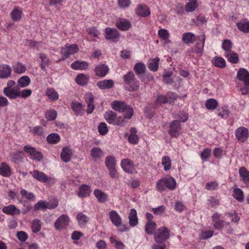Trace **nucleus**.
<instances>
[{"mask_svg":"<svg viewBox=\"0 0 249 249\" xmlns=\"http://www.w3.org/2000/svg\"><path fill=\"white\" fill-rule=\"evenodd\" d=\"M17 237L19 240L23 242L28 239V235L25 231H20L17 233Z\"/></svg>","mask_w":249,"mask_h":249,"instance_id":"774afa93","label":"nucleus"},{"mask_svg":"<svg viewBox=\"0 0 249 249\" xmlns=\"http://www.w3.org/2000/svg\"><path fill=\"white\" fill-rule=\"evenodd\" d=\"M238 29L245 33H249V22H239L237 23Z\"/></svg>","mask_w":249,"mask_h":249,"instance_id":"603ef678","label":"nucleus"},{"mask_svg":"<svg viewBox=\"0 0 249 249\" xmlns=\"http://www.w3.org/2000/svg\"><path fill=\"white\" fill-rule=\"evenodd\" d=\"M159 36L164 40H166L169 37L168 31L164 29H161L158 31Z\"/></svg>","mask_w":249,"mask_h":249,"instance_id":"338daca9","label":"nucleus"},{"mask_svg":"<svg viewBox=\"0 0 249 249\" xmlns=\"http://www.w3.org/2000/svg\"><path fill=\"white\" fill-rule=\"evenodd\" d=\"M221 214L218 213H214L212 216V220L213 223V227L217 230L221 231L225 224L229 226L227 232L231 233L232 231V228L230 226L229 222H226L224 220L220 219Z\"/></svg>","mask_w":249,"mask_h":249,"instance_id":"20e7f679","label":"nucleus"},{"mask_svg":"<svg viewBox=\"0 0 249 249\" xmlns=\"http://www.w3.org/2000/svg\"><path fill=\"white\" fill-rule=\"evenodd\" d=\"M156 224L154 222H147L145 226V231L149 234H152L156 229Z\"/></svg>","mask_w":249,"mask_h":249,"instance_id":"6e6d98bb","label":"nucleus"},{"mask_svg":"<svg viewBox=\"0 0 249 249\" xmlns=\"http://www.w3.org/2000/svg\"><path fill=\"white\" fill-rule=\"evenodd\" d=\"M222 47L225 51V53L232 52V43L229 39H225L223 41Z\"/></svg>","mask_w":249,"mask_h":249,"instance_id":"13d9d810","label":"nucleus"},{"mask_svg":"<svg viewBox=\"0 0 249 249\" xmlns=\"http://www.w3.org/2000/svg\"><path fill=\"white\" fill-rule=\"evenodd\" d=\"M31 229L34 233L39 232L41 228V222L38 219H35L31 223Z\"/></svg>","mask_w":249,"mask_h":249,"instance_id":"a18cd8bd","label":"nucleus"},{"mask_svg":"<svg viewBox=\"0 0 249 249\" xmlns=\"http://www.w3.org/2000/svg\"><path fill=\"white\" fill-rule=\"evenodd\" d=\"M89 78L84 74H79L75 78L76 83L80 85H85L88 82Z\"/></svg>","mask_w":249,"mask_h":249,"instance_id":"8fccbe9b","label":"nucleus"},{"mask_svg":"<svg viewBox=\"0 0 249 249\" xmlns=\"http://www.w3.org/2000/svg\"><path fill=\"white\" fill-rule=\"evenodd\" d=\"M30 174L35 179L41 182L45 183L47 179V176L43 172L38 170H35L32 172H30Z\"/></svg>","mask_w":249,"mask_h":249,"instance_id":"412c9836","label":"nucleus"},{"mask_svg":"<svg viewBox=\"0 0 249 249\" xmlns=\"http://www.w3.org/2000/svg\"><path fill=\"white\" fill-rule=\"evenodd\" d=\"M30 131L35 135L40 136L44 134V131L42 127L36 126L31 129Z\"/></svg>","mask_w":249,"mask_h":249,"instance_id":"e2e57ef3","label":"nucleus"},{"mask_svg":"<svg viewBox=\"0 0 249 249\" xmlns=\"http://www.w3.org/2000/svg\"><path fill=\"white\" fill-rule=\"evenodd\" d=\"M31 83V80L28 76H22L18 80V84L19 87L25 88L28 86Z\"/></svg>","mask_w":249,"mask_h":249,"instance_id":"a19ab883","label":"nucleus"},{"mask_svg":"<svg viewBox=\"0 0 249 249\" xmlns=\"http://www.w3.org/2000/svg\"><path fill=\"white\" fill-rule=\"evenodd\" d=\"M182 39L185 44H192L196 40V37L195 34L187 32L183 34Z\"/></svg>","mask_w":249,"mask_h":249,"instance_id":"bb28decb","label":"nucleus"},{"mask_svg":"<svg viewBox=\"0 0 249 249\" xmlns=\"http://www.w3.org/2000/svg\"><path fill=\"white\" fill-rule=\"evenodd\" d=\"M22 12L20 8L18 7L14 8L11 13V16L13 20H19L22 17Z\"/></svg>","mask_w":249,"mask_h":249,"instance_id":"58836bf2","label":"nucleus"},{"mask_svg":"<svg viewBox=\"0 0 249 249\" xmlns=\"http://www.w3.org/2000/svg\"><path fill=\"white\" fill-rule=\"evenodd\" d=\"M90 154L95 161L97 159L101 158L104 155L103 151L99 147H93L91 149Z\"/></svg>","mask_w":249,"mask_h":249,"instance_id":"4c0bfd02","label":"nucleus"},{"mask_svg":"<svg viewBox=\"0 0 249 249\" xmlns=\"http://www.w3.org/2000/svg\"><path fill=\"white\" fill-rule=\"evenodd\" d=\"M91 192L90 187L87 185H83L79 188L77 195L80 197H86L89 196Z\"/></svg>","mask_w":249,"mask_h":249,"instance_id":"473e14b6","label":"nucleus"},{"mask_svg":"<svg viewBox=\"0 0 249 249\" xmlns=\"http://www.w3.org/2000/svg\"><path fill=\"white\" fill-rule=\"evenodd\" d=\"M160 58L156 57L153 59H150L147 63L148 69L153 71H156L158 69Z\"/></svg>","mask_w":249,"mask_h":249,"instance_id":"72a5a7b5","label":"nucleus"},{"mask_svg":"<svg viewBox=\"0 0 249 249\" xmlns=\"http://www.w3.org/2000/svg\"><path fill=\"white\" fill-rule=\"evenodd\" d=\"M109 217L115 226L119 227L122 224V219L116 211H111L110 212Z\"/></svg>","mask_w":249,"mask_h":249,"instance_id":"5701e85b","label":"nucleus"},{"mask_svg":"<svg viewBox=\"0 0 249 249\" xmlns=\"http://www.w3.org/2000/svg\"><path fill=\"white\" fill-rule=\"evenodd\" d=\"M40 58L41 60V68L42 70L45 71V67L49 65L50 61L46 55L43 53L40 54Z\"/></svg>","mask_w":249,"mask_h":249,"instance_id":"052dcab7","label":"nucleus"},{"mask_svg":"<svg viewBox=\"0 0 249 249\" xmlns=\"http://www.w3.org/2000/svg\"><path fill=\"white\" fill-rule=\"evenodd\" d=\"M123 78L125 85L127 86L128 91H134L139 89V82L135 78V76L132 71H129L124 75Z\"/></svg>","mask_w":249,"mask_h":249,"instance_id":"f03ea898","label":"nucleus"},{"mask_svg":"<svg viewBox=\"0 0 249 249\" xmlns=\"http://www.w3.org/2000/svg\"><path fill=\"white\" fill-rule=\"evenodd\" d=\"M177 183L172 177L164 178L159 180L157 182L156 187L158 190L163 191L167 187L170 190H174L176 188Z\"/></svg>","mask_w":249,"mask_h":249,"instance_id":"7ed1b4c3","label":"nucleus"},{"mask_svg":"<svg viewBox=\"0 0 249 249\" xmlns=\"http://www.w3.org/2000/svg\"><path fill=\"white\" fill-rule=\"evenodd\" d=\"M199 40L201 41V42H197L195 46V48H192L191 51L192 53H201L202 52L204 44L205 41V36L204 34H203L201 36L199 37Z\"/></svg>","mask_w":249,"mask_h":249,"instance_id":"a211bd4d","label":"nucleus"},{"mask_svg":"<svg viewBox=\"0 0 249 249\" xmlns=\"http://www.w3.org/2000/svg\"><path fill=\"white\" fill-rule=\"evenodd\" d=\"M93 194L99 202L105 203L107 200L108 195L107 194L98 189L94 190Z\"/></svg>","mask_w":249,"mask_h":249,"instance_id":"4be33fe9","label":"nucleus"},{"mask_svg":"<svg viewBox=\"0 0 249 249\" xmlns=\"http://www.w3.org/2000/svg\"><path fill=\"white\" fill-rule=\"evenodd\" d=\"M233 196L239 201L242 202L244 199L243 192L239 188L234 189L233 191Z\"/></svg>","mask_w":249,"mask_h":249,"instance_id":"5fc2aeb1","label":"nucleus"},{"mask_svg":"<svg viewBox=\"0 0 249 249\" xmlns=\"http://www.w3.org/2000/svg\"><path fill=\"white\" fill-rule=\"evenodd\" d=\"M64 49L65 51L63 52V59L69 57L70 55L78 52L79 50L77 45H69L68 44L65 45V48H63V50Z\"/></svg>","mask_w":249,"mask_h":249,"instance_id":"ddd939ff","label":"nucleus"},{"mask_svg":"<svg viewBox=\"0 0 249 249\" xmlns=\"http://www.w3.org/2000/svg\"><path fill=\"white\" fill-rule=\"evenodd\" d=\"M128 218L129 220V223L131 226L134 227L138 224V220L137 213L136 211L134 209L130 210Z\"/></svg>","mask_w":249,"mask_h":249,"instance_id":"c756f323","label":"nucleus"},{"mask_svg":"<svg viewBox=\"0 0 249 249\" xmlns=\"http://www.w3.org/2000/svg\"><path fill=\"white\" fill-rule=\"evenodd\" d=\"M111 106L114 110L123 113L125 119H129L133 115L132 107L124 102L115 101L112 103Z\"/></svg>","mask_w":249,"mask_h":249,"instance_id":"f257e3e1","label":"nucleus"},{"mask_svg":"<svg viewBox=\"0 0 249 249\" xmlns=\"http://www.w3.org/2000/svg\"><path fill=\"white\" fill-rule=\"evenodd\" d=\"M239 80L244 81L246 86H249V72L244 69H240L237 72Z\"/></svg>","mask_w":249,"mask_h":249,"instance_id":"6ab92c4d","label":"nucleus"},{"mask_svg":"<svg viewBox=\"0 0 249 249\" xmlns=\"http://www.w3.org/2000/svg\"><path fill=\"white\" fill-rule=\"evenodd\" d=\"M46 95L51 100H55L58 98V94L53 88H48L46 91Z\"/></svg>","mask_w":249,"mask_h":249,"instance_id":"3c124183","label":"nucleus"},{"mask_svg":"<svg viewBox=\"0 0 249 249\" xmlns=\"http://www.w3.org/2000/svg\"><path fill=\"white\" fill-rule=\"evenodd\" d=\"M94 100V96L91 92H88L86 94L85 101L87 103L88 108L87 112L88 114L91 113L95 108L94 105L93 104Z\"/></svg>","mask_w":249,"mask_h":249,"instance_id":"4468645a","label":"nucleus"},{"mask_svg":"<svg viewBox=\"0 0 249 249\" xmlns=\"http://www.w3.org/2000/svg\"><path fill=\"white\" fill-rule=\"evenodd\" d=\"M136 13L140 16L145 17L150 15V11L145 5H139L136 9Z\"/></svg>","mask_w":249,"mask_h":249,"instance_id":"c85d7f7f","label":"nucleus"},{"mask_svg":"<svg viewBox=\"0 0 249 249\" xmlns=\"http://www.w3.org/2000/svg\"><path fill=\"white\" fill-rule=\"evenodd\" d=\"M14 71L18 74L24 73L26 70V66L21 62H18L12 65Z\"/></svg>","mask_w":249,"mask_h":249,"instance_id":"2f4dec72","label":"nucleus"},{"mask_svg":"<svg viewBox=\"0 0 249 249\" xmlns=\"http://www.w3.org/2000/svg\"><path fill=\"white\" fill-rule=\"evenodd\" d=\"M170 231L165 227H161L155 234L154 239L157 243H162L169 238Z\"/></svg>","mask_w":249,"mask_h":249,"instance_id":"423d86ee","label":"nucleus"},{"mask_svg":"<svg viewBox=\"0 0 249 249\" xmlns=\"http://www.w3.org/2000/svg\"><path fill=\"white\" fill-rule=\"evenodd\" d=\"M73 154L72 149L69 147L63 148V161L69 162Z\"/></svg>","mask_w":249,"mask_h":249,"instance_id":"c03bdc74","label":"nucleus"},{"mask_svg":"<svg viewBox=\"0 0 249 249\" xmlns=\"http://www.w3.org/2000/svg\"><path fill=\"white\" fill-rule=\"evenodd\" d=\"M19 87L16 86L8 90L3 89V92L5 96L10 99H14L19 97Z\"/></svg>","mask_w":249,"mask_h":249,"instance_id":"2eb2a0df","label":"nucleus"},{"mask_svg":"<svg viewBox=\"0 0 249 249\" xmlns=\"http://www.w3.org/2000/svg\"><path fill=\"white\" fill-rule=\"evenodd\" d=\"M71 107L76 115L78 116L83 114L84 110L83 109V106L81 103L78 102H72Z\"/></svg>","mask_w":249,"mask_h":249,"instance_id":"ea45409f","label":"nucleus"},{"mask_svg":"<svg viewBox=\"0 0 249 249\" xmlns=\"http://www.w3.org/2000/svg\"><path fill=\"white\" fill-rule=\"evenodd\" d=\"M114 84V81L111 79L104 80L97 82V86L102 89H110Z\"/></svg>","mask_w":249,"mask_h":249,"instance_id":"a878e982","label":"nucleus"},{"mask_svg":"<svg viewBox=\"0 0 249 249\" xmlns=\"http://www.w3.org/2000/svg\"><path fill=\"white\" fill-rule=\"evenodd\" d=\"M24 151L29 154V156L33 160L40 161L42 159V154L36 150L34 147H31L29 145H26L24 147Z\"/></svg>","mask_w":249,"mask_h":249,"instance_id":"1a4fd4ad","label":"nucleus"},{"mask_svg":"<svg viewBox=\"0 0 249 249\" xmlns=\"http://www.w3.org/2000/svg\"><path fill=\"white\" fill-rule=\"evenodd\" d=\"M58 205V202L56 200L53 201L47 202L44 200H40L34 205L35 210H42L43 211L46 209H52L56 208Z\"/></svg>","mask_w":249,"mask_h":249,"instance_id":"39448f33","label":"nucleus"},{"mask_svg":"<svg viewBox=\"0 0 249 249\" xmlns=\"http://www.w3.org/2000/svg\"><path fill=\"white\" fill-rule=\"evenodd\" d=\"M12 73L11 67L7 64L0 65V78L7 79L10 77Z\"/></svg>","mask_w":249,"mask_h":249,"instance_id":"dca6fc26","label":"nucleus"},{"mask_svg":"<svg viewBox=\"0 0 249 249\" xmlns=\"http://www.w3.org/2000/svg\"><path fill=\"white\" fill-rule=\"evenodd\" d=\"M239 174L243 182L249 185V171L243 166L239 169Z\"/></svg>","mask_w":249,"mask_h":249,"instance_id":"cd10ccee","label":"nucleus"},{"mask_svg":"<svg viewBox=\"0 0 249 249\" xmlns=\"http://www.w3.org/2000/svg\"><path fill=\"white\" fill-rule=\"evenodd\" d=\"M108 70L109 68L107 65L100 64L95 67L94 71L97 76L103 77L107 73Z\"/></svg>","mask_w":249,"mask_h":249,"instance_id":"aec40b11","label":"nucleus"},{"mask_svg":"<svg viewBox=\"0 0 249 249\" xmlns=\"http://www.w3.org/2000/svg\"><path fill=\"white\" fill-rule=\"evenodd\" d=\"M169 128V134L173 137H178L181 130L179 122L177 120L172 121L170 124Z\"/></svg>","mask_w":249,"mask_h":249,"instance_id":"9b49d317","label":"nucleus"},{"mask_svg":"<svg viewBox=\"0 0 249 249\" xmlns=\"http://www.w3.org/2000/svg\"><path fill=\"white\" fill-rule=\"evenodd\" d=\"M121 166L124 171L127 173L132 174L135 171L133 162L129 159H123L121 162Z\"/></svg>","mask_w":249,"mask_h":249,"instance_id":"f8f14e48","label":"nucleus"},{"mask_svg":"<svg viewBox=\"0 0 249 249\" xmlns=\"http://www.w3.org/2000/svg\"><path fill=\"white\" fill-rule=\"evenodd\" d=\"M57 116L56 111L53 109H49L45 113V118L48 121L54 120Z\"/></svg>","mask_w":249,"mask_h":249,"instance_id":"bf43d9fd","label":"nucleus"},{"mask_svg":"<svg viewBox=\"0 0 249 249\" xmlns=\"http://www.w3.org/2000/svg\"><path fill=\"white\" fill-rule=\"evenodd\" d=\"M177 95L174 93L168 94L166 96L162 95H159L155 101V104L156 105L167 103L171 104L177 99Z\"/></svg>","mask_w":249,"mask_h":249,"instance_id":"0eeeda50","label":"nucleus"},{"mask_svg":"<svg viewBox=\"0 0 249 249\" xmlns=\"http://www.w3.org/2000/svg\"><path fill=\"white\" fill-rule=\"evenodd\" d=\"M46 140L50 144H56L60 141L61 137L57 133H52L47 137Z\"/></svg>","mask_w":249,"mask_h":249,"instance_id":"c9c22d12","label":"nucleus"},{"mask_svg":"<svg viewBox=\"0 0 249 249\" xmlns=\"http://www.w3.org/2000/svg\"><path fill=\"white\" fill-rule=\"evenodd\" d=\"M89 64L85 61H75L71 64L73 70H85L88 68Z\"/></svg>","mask_w":249,"mask_h":249,"instance_id":"f704fd0d","label":"nucleus"},{"mask_svg":"<svg viewBox=\"0 0 249 249\" xmlns=\"http://www.w3.org/2000/svg\"><path fill=\"white\" fill-rule=\"evenodd\" d=\"M134 70L136 73L138 75L144 74L146 71V66L144 63L139 62L135 64L134 67Z\"/></svg>","mask_w":249,"mask_h":249,"instance_id":"49530a36","label":"nucleus"},{"mask_svg":"<svg viewBox=\"0 0 249 249\" xmlns=\"http://www.w3.org/2000/svg\"><path fill=\"white\" fill-rule=\"evenodd\" d=\"M213 64L216 67L223 68L226 66V62L225 60L221 57H214L212 60Z\"/></svg>","mask_w":249,"mask_h":249,"instance_id":"de8ad7c7","label":"nucleus"},{"mask_svg":"<svg viewBox=\"0 0 249 249\" xmlns=\"http://www.w3.org/2000/svg\"><path fill=\"white\" fill-rule=\"evenodd\" d=\"M98 129L99 133L102 135L106 134L108 132V128L105 123H101L98 127Z\"/></svg>","mask_w":249,"mask_h":249,"instance_id":"0e129e2a","label":"nucleus"},{"mask_svg":"<svg viewBox=\"0 0 249 249\" xmlns=\"http://www.w3.org/2000/svg\"><path fill=\"white\" fill-rule=\"evenodd\" d=\"M197 3L188 2L186 3L185 10L187 12H193L197 7Z\"/></svg>","mask_w":249,"mask_h":249,"instance_id":"69168bd1","label":"nucleus"},{"mask_svg":"<svg viewBox=\"0 0 249 249\" xmlns=\"http://www.w3.org/2000/svg\"><path fill=\"white\" fill-rule=\"evenodd\" d=\"M217 106L218 102L213 98L207 100L205 103V106L208 109L213 110L216 108Z\"/></svg>","mask_w":249,"mask_h":249,"instance_id":"864d4df0","label":"nucleus"},{"mask_svg":"<svg viewBox=\"0 0 249 249\" xmlns=\"http://www.w3.org/2000/svg\"><path fill=\"white\" fill-rule=\"evenodd\" d=\"M235 135L239 142H243L247 140L249 136V132L247 128L241 126L236 130Z\"/></svg>","mask_w":249,"mask_h":249,"instance_id":"6e6552de","label":"nucleus"},{"mask_svg":"<svg viewBox=\"0 0 249 249\" xmlns=\"http://www.w3.org/2000/svg\"><path fill=\"white\" fill-rule=\"evenodd\" d=\"M12 174V171L10 166L4 162L0 165V175L4 177H9Z\"/></svg>","mask_w":249,"mask_h":249,"instance_id":"393cba45","label":"nucleus"},{"mask_svg":"<svg viewBox=\"0 0 249 249\" xmlns=\"http://www.w3.org/2000/svg\"><path fill=\"white\" fill-rule=\"evenodd\" d=\"M20 194L23 199L28 201H34L36 200V196L32 192H28L26 190L21 188Z\"/></svg>","mask_w":249,"mask_h":249,"instance_id":"7c9ffc66","label":"nucleus"},{"mask_svg":"<svg viewBox=\"0 0 249 249\" xmlns=\"http://www.w3.org/2000/svg\"><path fill=\"white\" fill-rule=\"evenodd\" d=\"M2 211L7 214L11 215H14L16 214H19L20 213V211L14 205L10 204L6 206H4Z\"/></svg>","mask_w":249,"mask_h":249,"instance_id":"f3484780","label":"nucleus"},{"mask_svg":"<svg viewBox=\"0 0 249 249\" xmlns=\"http://www.w3.org/2000/svg\"><path fill=\"white\" fill-rule=\"evenodd\" d=\"M76 219L80 227H84L88 222V217L82 213H79L76 216Z\"/></svg>","mask_w":249,"mask_h":249,"instance_id":"79ce46f5","label":"nucleus"},{"mask_svg":"<svg viewBox=\"0 0 249 249\" xmlns=\"http://www.w3.org/2000/svg\"><path fill=\"white\" fill-rule=\"evenodd\" d=\"M105 118L108 123L114 124L117 118V114L111 110H108L105 112Z\"/></svg>","mask_w":249,"mask_h":249,"instance_id":"e433bc0d","label":"nucleus"},{"mask_svg":"<svg viewBox=\"0 0 249 249\" xmlns=\"http://www.w3.org/2000/svg\"><path fill=\"white\" fill-rule=\"evenodd\" d=\"M105 37L107 39L112 41H117L120 38V34L116 29L107 28L105 30Z\"/></svg>","mask_w":249,"mask_h":249,"instance_id":"9d476101","label":"nucleus"},{"mask_svg":"<svg viewBox=\"0 0 249 249\" xmlns=\"http://www.w3.org/2000/svg\"><path fill=\"white\" fill-rule=\"evenodd\" d=\"M105 163L107 169L115 167L116 165L115 158L113 156H107L105 159Z\"/></svg>","mask_w":249,"mask_h":249,"instance_id":"37998d69","label":"nucleus"},{"mask_svg":"<svg viewBox=\"0 0 249 249\" xmlns=\"http://www.w3.org/2000/svg\"><path fill=\"white\" fill-rule=\"evenodd\" d=\"M11 160L16 162L20 161L22 159V152L21 151H16L11 155Z\"/></svg>","mask_w":249,"mask_h":249,"instance_id":"680f3d73","label":"nucleus"},{"mask_svg":"<svg viewBox=\"0 0 249 249\" xmlns=\"http://www.w3.org/2000/svg\"><path fill=\"white\" fill-rule=\"evenodd\" d=\"M161 164L165 171L169 170L171 167V160L169 157L165 156L162 159Z\"/></svg>","mask_w":249,"mask_h":249,"instance_id":"4d7b16f0","label":"nucleus"},{"mask_svg":"<svg viewBox=\"0 0 249 249\" xmlns=\"http://www.w3.org/2000/svg\"><path fill=\"white\" fill-rule=\"evenodd\" d=\"M225 56L232 63H237L238 62V54L233 51L225 53Z\"/></svg>","mask_w":249,"mask_h":249,"instance_id":"09e8293b","label":"nucleus"},{"mask_svg":"<svg viewBox=\"0 0 249 249\" xmlns=\"http://www.w3.org/2000/svg\"><path fill=\"white\" fill-rule=\"evenodd\" d=\"M131 26L130 22L127 19L121 18L116 22L117 27L122 31L128 30Z\"/></svg>","mask_w":249,"mask_h":249,"instance_id":"b1692460","label":"nucleus"}]
</instances>
